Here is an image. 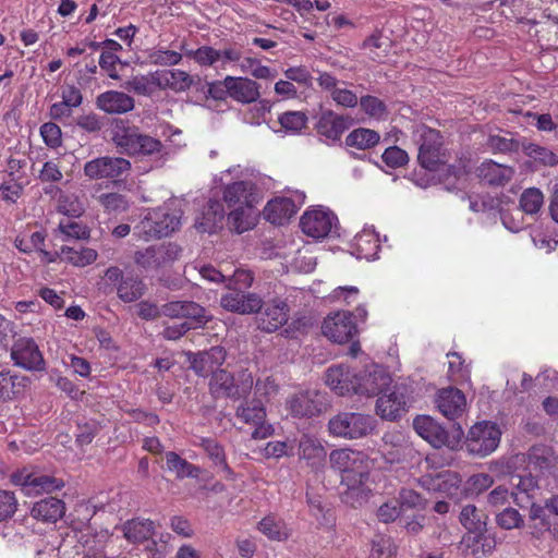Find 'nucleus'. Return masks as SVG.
<instances>
[{"mask_svg": "<svg viewBox=\"0 0 558 558\" xmlns=\"http://www.w3.org/2000/svg\"><path fill=\"white\" fill-rule=\"evenodd\" d=\"M105 293L116 292L118 298L124 303H132L140 300L146 291V284L137 276H125L118 266H110L104 275Z\"/></svg>", "mask_w": 558, "mask_h": 558, "instance_id": "obj_6", "label": "nucleus"}, {"mask_svg": "<svg viewBox=\"0 0 558 558\" xmlns=\"http://www.w3.org/2000/svg\"><path fill=\"white\" fill-rule=\"evenodd\" d=\"M151 64L161 66L177 65L182 61V54L169 49H154L148 54Z\"/></svg>", "mask_w": 558, "mask_h": 558, "instance_id": "obj_58", "label": "nucleus"}, {"mask_svg": "<svg viewBox=\"0 0 558 558\" xmlns=\"http://www.w3.org/2000/svg\"><path fill=\"white\" fill-rule=\"evenodd\" d=\"M329 462L333 470L341 473V483L350 489L359 487L368 478L367 457L362 451L335 449L329 454Z\"/></svg>", "mask_w": 558, "mask_h": 558, "instance_id": "obj_1", "label": "nucleus"}, {"mask_svg": "<svg viewBox=\"0 0 558 558\" xmlns=\"http://www.w3.org/2000/svg\"><path fill=\"white\" fill-rule=\"evenodd\" d=\"M253 376L247 369H243L234 377L226 369H218L209 380L210 395L218 398H229L232 400H240L245 398L253 388Z\"/></svg>", "mask_w": 558, "mask_h": 558, "instance_id": "obj_4", "label": "nucleus"}, {"mask_svg": "<svg viewBox=\"0 0 558 558\" xmlns=\"http://www.w3.org/2000/svg\"><path fill=\"white\" fill-rule=\"evenodd\" d=\"M487 147L494 154L501 153H514L519 149L518 141L512 137H506L500 135H490L487 140Z\"/></svg>", "mask_w": 558, "mask_h": 558, "instance_id": "obj_62", "label": "nucleus"}, {"mask_svg": "<svg viewBox=\"0 0 558 558\" xmlns=\"http://www.w3.org/2000/svg\"><path fill=\"white\" fill-rule=\"evenodd\" d=\"M155 522L144 518L128 520L122 527L124 537L133 544H141L150 539L155 534Z\"/></svg>", "mask_w": 558, "mask_h": 558, "instance_id": "obj_36", "label": "nucleus"}, {"mask_svg": "<svg viewBox=\"0 0 558 558\" xmlns=\"http://www.w3.org/2000/svg\"><path fill=\"white\" fill-rule=\"evenodd\" d=\"M530 518L539 520L550 535L558 541V494L547 498L544 506L532 504Z\"/></svg>", "mask_w": 558, "mask_h": 558, "instance_id": "obj_27", "label": "nucleus"}, {"mask_svg": "<svg viewBox=\"0 0 558 558\" xmlns=\"http://www.w3.org/2000/svg\"><path fill=\"white\" fill-rule=\"evenodd\" d=\"M494 478L487 473H476L471 475L463 486V492L466 496H477L492 487Z\"/></svg>", "mask_w": 558, "mask_h": 558, "instance_id": "obj_52", "label": "nucleus"}, {"mask_svg": "<svg viewBox=\"0 0 558 558\" xmlns=\"http://www.w3.org/2000/svg\"><path fill=\"white\" fill-rule=\"evenodd\" d=\"M220 304L230 312L252 314L262 308V299L254 293H245L241 289L229 287L221 296Z\"/></svg>", "mask_w": 558, "mask_h": 558, "instance_id": "obj_20", "label": "nucleus"}, {"mask_svg": "<svg viewBox=\"0 0 558 558\" xmlns=\"http://www.w3.org/2000/svg\"><path fill=\"white\" fill-rule=\"evenodd\" d=\"M223 201L229 208H253L257 203L256 185L251 181H235L225 186Z\"/></svg>", "mask_w": 558, "mask_h": 558, "instance_id": "obj_21", "label": "nucleus"}, {"mask_svg": "<svg viewBox=\"0 0 558 558\" xmlns=\"http://www.w3.org/2000/svg\"><path fill=\"white\" fill-rule=\"evenodd\" d=\"M226 356V350L220 345H216L211 347L207 351H201L195 354H191L189 360L193 371L197 375L206 377L218 371V367L225 363Z\"/></svg>", "mask_w": 558, "mask_h": 558, "instance_id": "obj_23", "label": "nucleus"}, {"mask_svg": "<svg viewBox=\"0 0 558 558\" xmlns=\"http://www.w3.org/2000/svg\"><path fill=\"white\" fill-rule=\"evenodd\" d=\"M326 395L318 390H303L293 393L287 400V410L296 418H313L327 411Z\"/></svg>", "mask_w": 558, "mask_h": 558, "instance_id": "obj_10", "label": "nucleus"}, {"mask_svg": "<svg viewBox=\"0 0 558 558\" xmlns=\"http://www.w3.org/2000/svg\"><path fill=\"white\" fill-rule=\"evenodd\" d=\"M355 246L359 253L368 259L377 254L379 241L375 233L363 231L355 236Z\"/></svg>", "mask_w": 558, "mask_h": 558, "instance_id": "obj_53", "label": "nucleus"}, {"mask_svg": "<svg viewBox=\"0 0 558 558\" xmlns=\"http://www.w3.org/2000/svg\"><path fill=\"white\" fill-rule=\"evenodd\" d=\"M280 125L288 131L299 132L306 126L307 117L302 111H287L279 117Z\"/></svg>", "mask_w": 558, "mask_h": 558, "instance_id": "obj_61", "label": "nucleus"}, {"mask_svg": "<svg viewBox=\"0 0 558 558\" xmlns=\"http://www.w3.org/2000/svg\"><path fill=\"white\" fill-rule=\"evenodd\" d=\"M40 136L44 143L50 148H58L62 144V132L58 124L46 122L40 126Z\"/></svg>", "mask_w": 558, "mask_h": 558, "instance_id": "obj_64", "label": "nucleus"}, {"mask_svg": "<svg viewBox=\"0 0 558 558\" xmlns=\"http://www.w3.org/2000/svg\"><path fill=\"white\" fill-rule=\"evenodd\" d=\"M359 373L347 364L330 366L325 374V383L338 396L356 393Z\"/></svg>", "mask_w": 558, "mask_h": 558, "instance_id": "obj_16", "label": "nucleus"}, {"mask_svg": "<svg viewBox=\"0 0 558 558\" xmlns=\"http://www.w3.org/2000/svg\"><path fill=\"white\" fill-rule=\"evenodd\" d=\"M236 416L246 424H258L265 421L266 410L260 400L241 405L236 410Z\"/></svg>", "mask_w": 558, "mask_h": 558, "instance_id": "obj_49", "label": "nucleus"}, {"mask_svg": "<svg viewBox=\"0 0 558 558\" xmlns=\"http://www.w3.org/2000/svg\"><path fill=\"white\" fill-rule=\"evenodd\" d=\"M357 395L379 397L381 393L389 390L392 384L390 374L386 368L377 364L367 365L363 371H357Z\"/></svg>", "mask_w": 558, "mask_h": 558, "instance_id": "obj_14", "label": "nucleus"}, {"mask_svg": "<svg viewBox=\"0 0 558 558\" xmlns=\"http://www.w3.org/2000/svg\"><path fill=\"white\" fill-rule=\"evenodd\" d=\"M11 357L14 364L27 371L45 369L44 356L31 338H21L16 340L11 350Z\"/></svg>", "mask_w": 558, "mask_h": 558, "instance_id": "obj_17", "label": "nucleus"}, {"mask_svg": "<svg viewBox=\"0 0 558 558\" xmlns=\"http://www.w3.org/2000/svg\"><path fill=\"white\" fill-rule=\"evenodd\" d=\"M100 205L108 213H123L129 209V201L119 193H105L98 198Z\"/></svg>", "mask_w": 558, "mask_h": 558, "instance_id": "obj_57", "label": "nucleus"}, {"mask_svg": "<svg viewBox=\"0 0 558 558\" xmlns=\"http://www.w3.org/2000/svg\"><path fill=\"white\" fill-rule=\"evenodd\" d=\"M323 333L336 343H347L357 333L352 312L339 311L328 315L323 324Z\"/></svg>", "mask_w": 558, "mask_h": 558, "instance_id": "obj_15", "label": "nucleus"}, {"mask_svg": "<svg viewBox=\"0 0 558 558\" xmlns=\"http://www.w3.org/2000/svg\"><path fill=\"white\" fill-rule=\"evenodd\" d=\"M56 233L60 234L62 242L88 240L90 238V229L87 225L71 219L61 220Z\"/></svg>", "mask_w": 558, "mask_h": 558, "instance_id": "obj_46", "label": "nucleus"}, {"mask_svg": "<svg viewBox=\"0 0 558 558\" xmlns=\"http://www.w3.org/2000/svg\"><path fill=\"white\" fill-rule=\"evenodd\" d=\"M500 437L501 432L498 425L484 421L470 428L465 446L470 453L486 457L497 449Z\"/></svg>", "mask_w": 558, "mask_h": 558, "instance_id": "obj_9", "label": "nucleus"}, {"mask_svg": "<svg viewBox=\"0 0 558 558\" xmlns=\"http://www.w3.org/2000/svg\"><path fill=\"white\" fill-rule=\"evenodd\" d=\"M299 457L314 471H318L325 464L327 451L318 438L303 435L299 441Z\"/></svg>", "mask_w": 558, "mask_h": 558, "instance_id": "obj_30", "label": "nucleus"}, {"mask_svg": "<svg viewBox=\"0 0 558 558\" xmlns=\"http://www.w3.org/2000/svg\"><path fill=\"white\" fill-rule=\"evenodd\" d=\"M27 378L12 374L10 371L0 372V401L11 400L25 388Z\"/></svg>", "mask_w": 558, "mask_h": 558, "instance_id": "obj_44", "label": "nucleus"}, {"mask_svg": "<svg viewBox=\"0 0 558 558\" xmlns=\"http://www.w3.org/2000/svg\"><path fill=\"white\" fill-rule=\"evenodd\" d=\"M389 45L384 39L383 32L376 29L372 35L365 38L361 49L368 52V57L376 62H380L388 54Z\"/></svg>", "mask_w": 558, "mask_h": 558, "instance_id": "obj_47", "label": "nucleus"}, {"mask_svg": "<svg viewBox=\"0 0 558 558\" xmlns=\"http://www.w3.org/2000/svg\"><path fill=\"white\" fill-rule=\"evenodd\" d=\"M415 432L435 448L453 447L448 432L433 417L421 415L414 418Z\"/></svg>", "mask_w": 558, "mask_h": 558, "instance_id": "obj_22", "label": "nucleus"}, {"mask_svg": "<svg viewBox=\"0 0 558 558\" xmlns=\"http://www.w3.org/2000/svg\"><path fill=\"white\" fill-rule=\"evenodd\" d=\"M300 206L287 196H277L267 202L263 210L265 220L276 226L288 223L298 213Z\"/></svg>", "mask_w": 558, "mask_h": 558, "instance_id": "obj_25", "label": "nucleus"}, {"mask_svg": "<svg viewBox=\"0 0 558 558\" xmlns=\"http://www.w3.org/2000/svg\"><path fill=\"white\" fill-rule=\"evenodd\" d=\"M486 532H466L460 542L462 554L475 558L490 554L495 547V542L486 535Z\"/></svg>", "mask_w": 558, "mask_h": 558, "instance_id": "obj_32", "label": "nucleus"}, {"mask_svg": "<svg viewBox=\"0 0 558 558\" xmlns=\"http://www.w3.org/2000/svg\"><path fill=\"white\" fill-rule=\"evenodd\" d=\"M131 170V162L122 157L101 156L84 165V174L89 180H109L118 182L126 177Z\"/></svg>", "mask_w": 558, "mask_h": 558, "instance_id": "obj_11", "label": "nucleus"}, {"mask_svg": "<svg viewBox=\"0 0 558 558\" xmlns=\"http://www.w3.org/2000/svg\"><path fill=\"white\" fill-rule=\"evenodd\" d=\"M98 258L96 250L83 245L61 246V262L70 264L74 267L83 268L94 264Z\"/></svg>", "mask_w": 558, "mask_h": 558, "instance_id": "obj_39", "label": "nucleus"}, {"mask_svg": "<svg viewBox=\"0 0 558 558\" xmlns=\"http://www.w3.org/2000/svg\"><path fill=\"white\" fill-rule=\"evenodd\" d=\"M125 88L137 95H150L157 87L155 71L147 75H134L125 82Z\"/></svg>", "mask_w": 558, "mask_h": 558, "instance_id": "obj_50", "label": "nucleus"}, {"mask_svg": "<svg viewBox=\"0 0 558 558\" xmlns=\"http://www.w3.org/2000/svg\"><path fill=\"white\" fill-rule=\"evenodd\" d=\"M46 233L44 231L33 232L29 236H16L15 247L22 253H31L44 246Z\"/></svg>", "mask_w": 558, "mask_h": 558, "instance_id": "obj_59", "label": "nucleus"}, {"mask_svg": "<svg viewBox=\"0 0 558 558\" xmlns=\"http://www.w3.org/2000/svg\"><path fill=\"white\" fill-rule=\"evenodd\" d=\"M155 81L159 89H171L177 93L187 90L193 84L192 76L179 69L156 70Z\"/></svg>", "mask_w": 558, "mask_h": 558, "instance_id": "obj_34", "label": "nucleus"}, {"mask_svg": "<svg viewBox=\"0 0 558 558\" xmlns=\"http://www.w3.org/2000/svg\"><path fill=\"white\" fill-rule=\"evenodd\" d=\"M379 141L378 132L366 128H357L347 135L345 145L359 150H366L375 147Z\"/></svg>", "mask_w": 558, "mask_h": 558, "instance_id": "obj_43", "label": "nucleus"}, {"mask_svg": "<svg viewBox=\"0 0 558 558\" xmlns=\"http://www.w3.org/2000/svg\"><path fill=\"white\" fill-rule=\"evenodd\" d=\"M347 129V119L331 110L323 112L315 125V130L319 135L331 141L340 140Z\"/></svg>", "mask_w": 558, "mask_h": 558, "instance_id": "obj_35", "label": "nucleus"}, {"mask_svg": "<svg viewBox=\"0 0 558 558\" xmlns=\"http://www.w3.org/2000/svg\"><path fill=\"white\" fill-rule=\"evenodd\" d=\"M336 216L322 209L307 210L300 220V227L307 236L313 239L326 238L332 229Z\"/></svg>", "mask_w": 558, "mask_h": 558, "instance_id": "obj_19", "label": "nucleus"}, {"mask_svg": "<svg viewBox=\"0 0 558 558\" xmlns=\"http://www.w3.org/2000/svg\"><path fill=\"white\" fill-rule=\"evenodd\" d=\"M518 482L513 484V490L511 492V497L515 505L521 508L526 507L536 496L539 485L538 481L535 476L527 474L518 476Z\"/></svg>", "mask_w": 558, "mask_h": 558, "instance_id": "obj_38", "label": "nucleus"}, {"mask_svg": "<svg viewBox=\"0 0 558 558\" xmlns=\"http://www.w3.org/2000/svg\"><path fill=\"white\" fill-rule=\"evenodd\" d=\"M556 457L551 448L537 445L533 446L527 454V464L531 469L541 473L555 466Z\"/></svg>", "mask_w": 558, "mask_h": 558, "instance_id": "obj_42", "label": "nucleus"}, {"mask_svg": "<svg viewBox=\"0 0 558 558\" xmlns=\"http://www.w3.org/2000/svg\"><path fill=\"white\" fill-rule=\"evenodd\" d=\"M13 485L21 486L26 495H38L41 493H52L64 486L62 480L54 476L43 474L29 468H23L14 471L10 475Z\"/></svg>", "mask_w": 558, "mask_h": 558, "instance_id": "obj_12", "label": "nucleus"}, {"mask_svg": "<svg viewBox=\"0 0 558 558\" xmlns=\"http://www.w3.org/2000/svg\"><path fill=\"white\" fill-rule=\"evenodd\" d=\"M198 446L206 452L207 457L213 461L214 465L223 462L226 457L225 448L215 438L202 437Z\"/></svg>", "mask_w": 558, "mask_h": 558, "instance_id": "obj_60", "label": "nucleus"}, {"mask_svg": "<svg viewBox=\"0 0 558 558\" xmlns=\"http://www.w3.org/2000/svg\"><path fill=\"white\" fill-rule=\"evenodd\" d=\"M361 109L369 117L375 119H384L388 111L386 104L378 97L366 95L360 99Z\"/></svg>", "mask_w": 558, "mask_h": 558, "instance_id": "obj_55", "label": "nucleus"}, {"mask_svg": "<svg viewBox=\"0 0 558 558\" xmlns=\"http://www.w3.org/2000/svg\"><path fill=\"white\" fill-rule=\"evenodd\" d=\"M96 107L108 114H123L134 109L135 101L130 95L119 90H107L96 98Z\"/></svg>", "mask_w": 558, "mask_h": 558, "instance_id": "obj_26", "label": "nucleus"}, {"mask_svg": "<svg viewBox=\"0 0 558 558\" xmlns=\"http://www.w3.org/2000/svg\"><path fill=\"white\" fill-rule=\"evenodd\" d=\"M222 84L227 94L238 102L251 104L259 97L258 84L248 77L227 76Z\"/></svg>", "mask_w": 558, "mask_h": 558, "instance_id": "obj_24", "label": "nucleus"}, {"mask_svg": "<svg viewBox=\"0 0 558 558\" xmlns=\"http://www.w3.org/2000/svg\"><path fill=\"white\" fill-rule=\"evenodd\" d=\"M64 512V502L56 497L44 498L35 502L31 510L32 517L36 520L52 523L61 519Z\"/></svg>", "mask_w": 558, "mask_h": 558, "instance_id": "obj_37", "label": "nucleus"}, {"mask_svg": "<svg viewBox=\"0 0 558 558\" xmlns=\"http://www.w3.org/2000/svg\"><path fill=\"white\" fill-rule=\"evenodd\" d=\"M57 210L64 216L75 218L80 217L85 208L77 196L63 194L58 199Z\"/></svg>", "mask_w": 558, "mask_h": 558, "instance_id": "obj_54", "label": "nucleus"}, {"mask_svg": "<svg viewBox=\"0 0 558 558\" xmlns=\"http://www.w3.org/2000/svg\"><path fill=\"white\" fill-rule=\"evenodd\" d=\"M487 514L475 505H465L459 514V522L466 532L487 531Z\"/></svg>", "mask_w": 558, "mask_h": 558, "instance_id": "obj_41", "label": "nucleus"}, {"mask_svg": "<svg viewBox=\"0 0 558 558\" xmlns=\"http://www.w3.org/2000/svg\"><path fill=\"white\" fill-rule=\"evenodd\" d=\"M181 223L177 210L167 206L155 208L141 221V230L147 238H162L174 232Z\"/></svg>", "mask_w": 558, "mask_h": 558, "instance_id": "obj_13", "label": "nucleus"}, {"mask_svg": "<svg viewBox=\"0 0 558 558\" xmlns=\"http://www.w3.org/2000/svg\"><path fill=\"white\" fill-rule=\"evenodd\" d=\"M396 546L390 537L377 535L372 541V549L368 558H395Z\"/></svg>", "mask_w": 558, "mask_h": 558, "instance_id": "obj_56", "label": "nucleus"}, {"mask_svg": "<svg viewBox=\"0 0 558 558\" xmlns=\"http://www.w3.org/2000/svg\"><path fill=\"white\" fill-rule=\"evenodd\" d=\"M437 407L448 420H456L465 411L466 399L463 392L457 388H445L438 392Z\"/></svg>", "mask_w": 558, "mask_h": 558, "instance_id": "obj_28", "label": "nucleus"}, {"mask_svg": "<svg viewBox=\"0 0 558 558\" xmlns=\"http://www.w3.org/2000/svg\"><path fill=\"white\" fill-rule=\"evenodd\" d=\"M415 134L418 144V163L426 170L437 171L446 162L441 133L429 126L420 125Z\"/></svg>", "mask_w": 558, "mask_h": 558, "instance_id": "obj_7", "label": "nucleus"}, {"mask_svg": "<svg viewBox=\"0 0 558 558\" xmlns=\"http://www.w3.org/2000/svg\"><path fill=\"white\" fill-rule=\"evenodd\" d=\"M137 315L145 320H153L163 315L170 318L193 319L196 324L205 325L209 320L206 310L193 301H171L159 307L150 302L142 301L137 305Z\"/></svg>", "mask_w": 558, "mask_h": 558, "instance_id": "obj_3", "label": "nucleus"}, {"mask_svg": "<svg viewBox=\"0 0 558 558\" xmlns=\"http://www.w3.org/2000/svg\"><path fill=\"white\" fill-rule=\"evenodd\" d=\"M513 169L511 167L500 165L492 159H487L477 168L478 178L492 186H504L513 177Z\"/></svg>", "mask_w": 558, "mask_h": 558, "instance_id": "obj_33", "label": "nucleus"}, {"mask_svg": "<svg viewBox=\"0 0 558 558\" xmlns=\"http://www.w3.org/2000/svg\"><path fill=\"white\" fill-rule=\"evenodd\" d=\"M376 420L369 414L360 412H340L328 422V432L335 437L360 439L376 428Z\"/></svg>", "mask_w": 558, "mask_h": 558, "instance_id": "obj_5", "label": "nucleus"}, {"mask_svg": "<svg viewBox=\"0 0 558 558\" xmlns=\"http://www.w3.org/2000/svg\"><path fill=\"white\" fill-rule=\"evenodd\" d=\"M167 470L175 475L178 480L197 478L202 473V469L189 462L174 451L166 452Z\"/></svg>", "mask_w": 558, "mask_h": 558, "instance_id": "obj_40", "label": "nucleus"}, {"mask_svg": "<svg viewBox=\"0 0 558 558\" xmlns=\"http://www.w3.org/2000/svg\"><path fill=\"white\" fill-rule=\"evenodd\" d=\"M405 395L396 386L387 393H381L376 401L377 414L383 418L396 420L405 412Z\"/></svg>", "mask_w": 558, "mask_h": 558, "instance_id": "obj_29", "label": "nucleus"}, {"mask_svg": "<svg viewBox=\"0 0 558 558\" xmlns=\"http://www.w3.org/2000/svg\"><path fill=\"white\" fill-rule=\"evenodd\" d=\"M182 247L173 242L147 246L134 253V263L144 270H158L171 266L181 256Z\"/></svg>", "mask_w": 558, "mask_h": 558, "instance_id": "obj_8", "label": "nucleus"}, {"mask_svg": "<svg viewBox=\"0 0 558 558\" xmlns=\"http://www.w3.org/2000/svg\"><path fill=\"white\" fill-rule=\"evenodd\" d=\"M544 204V195L537 187H530L523 191L520 197L521 209L529 215L539 211Z\"/></svg>", "mask_w": 558, "mask_h": 558, "instance_id": "obj_51", "label": "nucleus"}, {"mask_svg": "<svg viewBox=\"0 0 558 558\" xmlns=\"http://www.w3.org/2000/svg\"><path fill=\"white\" fill-rule=\"evenodd\" d=\"M184 54L202 68H210L219 62V50L211 46H202L197 49H190L186 50Z\"/></svg>", "mask_w": 558, "mask_h": 558, "instance_id": "obj_48", "label": "nucleus"}, {"mask_svg": "<svg viewBox=\"0 0 558 558\" xmlns=\"http://www.w3.org/2000/svg\"><path fill=\"white\" fill-rule=\"evenodd\" d=\"M289 305L281 299H272L268 302H262V308L258 313V327L263 331L274 332L283 326L289 319Z\"/></svg>", "mask_w": 558, "mask_h": 558, "instance_id": "obj_18", "label": "nucleus"}, {"mask_svg": "<svg viewBox=\"0 0 558 558\" xmlns=\"http://www.w3.org/2000/svg\"><path fill=\"white\" fill-rule=\"evenodd\" d=\"M427 490L439 492L448 496L453 495L461 485V477L452 471H442L435 475H424L420 480Z\"/></svg>", "mask_w": 558, "mask_h": 558, "instance_id": "obj_31", "label": "nucleus"}, {"mask_svg": "<svg viewBox=\"0 0 558 558\" xmlns=\"http://www.w3.org/2000/svg\"><path fill=\"white\" fill-rule=\"evenodd\" d=\"M112 141L119 150L129 156H150L159 154L162 143L150 135L143 134L136 126H129L124 121L116 123Z\"/></svg>", "mask_w": 558, "mask_h": 558, "instance_id": "obj_2", "label": "nucleus"}, {"mask_svg": "<svg viewBox=\"0 0 558 558\" xmlns=\"http://www.w3.org/2000/svg\"><path fill=\"white\" fill-rule=\"evenodd\" d=\"M496 522L504 530L518 529L523 525V517L514 508H506L496 515Z\"/></svg>", "mask_w": 558, "mask_h": 558, "instance_id": "obj_63", "label": "nucleus"}, {"mask_svg": "<svg viewBox=\"0 0 558 558\" xmlns=\"http://www.w3.org/2000/svg\"><path fill=\"white\" fill-rule=\"evenodd\" d=\"M258 530L270 541L283 542L290 536L284 521L272 514L266 515L258 522Z\"/></svg>", "mask_w": 558, "mask_h": 558, "instance_id": "obj_45", "label": "nucleus"}]
</instances>
